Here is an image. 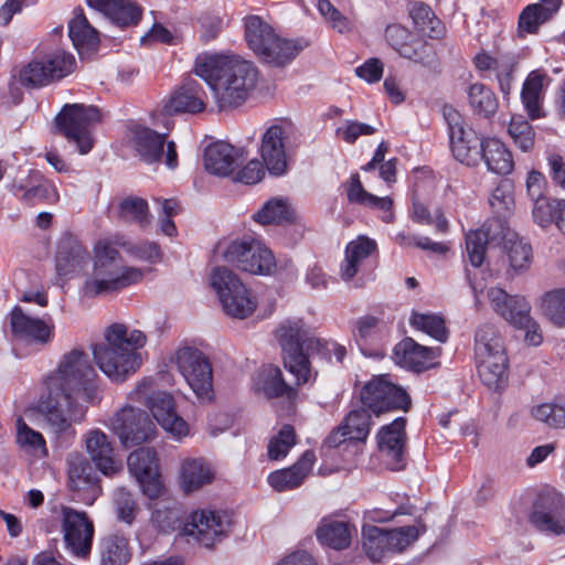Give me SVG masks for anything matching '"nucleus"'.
I'll return each mask as SVG.
<instances>
[{"instance_id":"nucleus-56","label":"nucleus","mask_w":565,"mask_h":565,"mask_svg":"<svg viewBox=\"0 0 565 565\" xmlns=\"http://www.w3.org/2000/svg\"><path fill=\"white\" fill-rule=\"evenodd\" d=\"M543 315L555 326H565V289L546 292L541 299Z\"/></svg>"},{"instance_id":"nucleus-62","label":"nucleus","mask_w":565,"mask_h":565,"mask_svg":"<svg viewBox=\"0 0 565 565\" xmlns=\"http://www.w3.org/2000/svg\"><path fill=\"white\" fill-rule=\"evenodd\" d=\"M318 11L326 23L339 33H348L352 30V22L342 14L329 0H318Z\"/></svg>"},{"instance_id":"nucleus-17","label":"nucleus","mask_w":565,"mask_h":565,"mask_svg":"<svg viewBox=\"0 0 565 565\" xmlns=\"http://www.w3.org/2000/svg\"><path fill=\"white\" fill-rule=\"evenodd\" d=\"M127 465L145 495L149 499H157L161 495L158 456L153 448L140 447L134 450L127 458Z\"/></svg>"},{"instance_id":"nucleus-29","label":"nucleus","mask_w":565,"mask_h":565,"mask_svg":"<svg viewBox=\"0 0 565 565\" xmlns=\"http://www.w3.org/2000/svg\"><path fill=\"white\" fill-rule=\"evenodd\" d=\"M239 166L238 150L225 141H216L204 151L206 171L217 177H227Z\"/></svg>"},{"instance_id":"nucleus-1","label":"nucleus","mask_w":565,"mask_h":565,"mask_svg":"<svg viewBox=\"0 0 565 565\" xmlns=\"http://www.w3.org/2000/svg\"><path fill=\"white\" fill-rule=\"evenodd\" d=\"M97 376L89 355L81 349L65 353L45 382L38 411L55 433H71L72 424L84 419L86 406L96 397L94 380Z\"/></svg>"},{"instance_id":"nucleus-59","label":"nucleus","mask_w":565,"mask_h":565,"mask_svg":"<svg viewBox=\"0 0 565 565\" xmlns=\"http://www.w3.org/2000/svg\"><path fill=\"white\" fill-rule=\"evenodd\" d=\"M291 217V212L286 203L281 199L269 200L262 210H259L254 218L256 222L266 224H280L288 221Z\"/></svg>"},{"instance_id":"nucleus-12","label":"nucleus","mask_w":565,"mask_h":565,"mask_svg":"<svg viewBox=\"0 0 565 565\" xmlns=\"http://www.w3.org/2000/svg\"><path fill=\"white\" fill-rule=\"evenodd\" d=\"M61 532L65 547L77 558H86L92 551L94 523L84 511L62 505L60 509Z\"/></svg>"},{"instance_id":"nucleus-3","label":"nucleus","mask_w":565,"mask_h":565,"mask_svg":"<svg viewBox=\"0 0 565 565\" xmlns=\"http://www.w3.org/2000/svg\"><path fill=\"white\" fill-rule=\"evenodd\" d=\"M146 334L124 323H113L104 331V341L93 345V358L99 370L113 382L122 383L142 364L139 350Z\"/></svg>"},{"instance_id":"nucleus-54","label":"nucleus","mask_w":565,"mask_h":565,"mask_svg":"<svg viewBox=\"0 0 565 565\" xmlns=\"http://www.w3.org/2000/svg\"><path fill=\"white\" fill-rule=\"evenodd\" d=\"M19 79L21 84L29 87L46 86L54 82L44 56L41 58H34L25 65L20 71Z\"/></svg>"},{"instance_id":"nucleus-24","label":"nucleus","mask_w":565,"mask_h":565,"mask_svg":"<svg viewBox=\"0 0 565 565\" xmlns=\"http://www.w3.org/2000/svg\"><path fill=\"white\" fill-rule=\"evenodd\" d=\"M147 407L158 424L177 439L188 435L186 422L175 412L174 401L171 394L158 391L148 402Z\"/></svg>"},{"instance_id":"nucleus-23","label":"nucleus","mask_w":565,"mask_h":565,"mask_svg":"<svg viewBox=\"0 0 565 565\" xmlns=\"http://www.w3.org/2000/svg\"><path fill=\"white\" fill-rule=\"evenodd\" d=\"M286 130L280 125L270 126L262 137L260 156L273 175H282L287 171Z\"/></svg>"},{"instance_id":"nucleus-25","label":"nucleus","mask_w":565,"mask_h":565,"mask_svg":"<svg viewBox=\"0 0 565 565\" xmlns=\"http://www.w3.org/2000/svg\"><path fill=\"white\" fill-rule=\"evenodd\" d=\"M405 424V418L398 417L390 425L384 426L377 435L380 451L386 457L387 465L392 470L403 468Z\"/></svg>"},{"instance_id":"nucleus-49","label":"nucleus","mask_w":565,"mask_h":565,"mask_svg":"<svg viewBox=\"0 0 565 565\" xmlns=\"http://www.w3.org/2000/svg\"><path fill=\"white\" fill-rule=\"evenodd\" d=\"M68 483L72 490H82L94 481L93 468L89 461L78 452L67 457Z\"/></svg>"},{"instance_id":"nucleus-41","label":"nucleus","mask_w":565,"mask_h":565,"mask_svg":"<svg viewBox=\"0 0 565 565\" xmlns=\"http://www.w3.org/2000/svg\"><path fill=\"white\" fill-rule=\"evenodd\" d=\"M482 160L490 171L498 174H508L513 169L511 152L495 138L484 140Z\"/></svg>"},{"instance_id":"nucleus-45","label":"nucleus","mask_w":565,"mask_h":565,"mask_svg":"<svg viewBox=\"0 0 565 565\" xmlns=\"http://www.w3.org/2000/svg\"><path fill=\"white\" fill-rule=\"evenodd\" d=\"M221 305L226 315L237 319H245L255 311L257 301L243 282L241 287L234 289L232 295L228 296V299H224Z\"/></svg>"},{"instance_id":"nucleus-40","label":"nucleus","mask_w":565,"mask_h":565,"mask_svg":"<svg viewBox=\"0 0 565 565\" xmlns=\"http://www.w3.org/2000/svg\"><path fill=\"white\" fill-rule=\"evenodd\" d=\"M257 390L263 392L267 397L287 396L292 397L296 392L292 386L288 385L284 377L281 370L275 365H264L256 380Z\"/></svg>"},{"instance_id":"nucleus-58","label":"nucleus","mask_w":565,"mask_h":565,"mask_svg":"<svg viewBox=\"0 0 565 565\" xmlns=\"http://www.w3.org/2000/svg\"><path fill=\"white\" fill-rule=\"evenodd\" d=\"M47 68L52 73L53 81H60L72 74L76 67V60L72 53L56 49L44 55Z\"/></svg>"},{"instance_id":"nucleus-20","label":"nucleus","mask_w":565,"mask_h":565,"mask_svg":"<svg viewBox=\"0 0 565 565\" xmlns=\"http://www.w3.org/2000/svg\"><path fill=\"white\" fill-rule=\"evenodd\" d=\"M385 36L392 47L405 58L425 66L435 62V51L428 43L415 39L412 33L401 24H390Z\"/></svg>"},{"instance_id":"nucleus-64","label":"nucleus","mask_w":565,"mask_h":565,"mask_svg":"<svg viewBox=\"0 0 565 565\" xmlns=\"http://www.w3.org/2000/svg\"><path fill=\"white\" fill-rule=\"evenodd\" d=\"M532 414L537 420L543 422L551 427H565V405L542 404L536 406Z\"/></svg>"},{"instance_id":"nucleus-13","label":"nucleus","mask_w":565,"mask_h":565,"mask_svg":"<svg viewBox=\"0 0 565 565\" xmlns=\"http://www.w3.org/2000/svg\"><path fill=\"white\" fill-rule=\"evenodd\" d=\"M110 427L125 447L150 441L156 435V426L149 415L131 405L122 406L111 417Z\"/></svg>"},{"instance_id":"nucleus-9","label":"nucleus","mask_w":565,"mask_h":565,"mask_svg":"<svg viewBox=\"0 0 565 565\" xmlns=\"http://www.w3.org/2000/svg\"><path fill=\"white\" fill-rule=\"evenodd\" d=\"M443 114L448 124L450 147L456 160L469 167L479 164L482 161L484 140L465 124L462 116L452 106H444Z\"/></svg>"},{"instance_id":"nucleus-43","label":"nucleus","mask_w":565,"mask_h":565,"mask_svg":"<svg viewBox=\"0 0 565 565\" xmlns=\"http://www.w3.org/2000/svg\"><path fill=\"white\" fill-rule=\"evenodd\" d=\"M561 6V0H552L550 7L542 3L527 6L519 18L520 33H535L541 24L546 22Z\"/></svg>"},{"instance_id":"nucleus-61","label":"nucleus","mask_w":565,"mask_h":565,"mask_svg":"<svg viewBox=\"0 0 565 565\" xmlns=\"http://www.w3.org/2000/svg\"><path fill=\"white\" fill-rule=\"evenodd\" d=\"M509 134L515 145L523 151L534 146L535 132L533 127L522 116L512 117L509 124Z\"/></svg>"},{"instance_id":"nucleus-5","label":"nucleus","mask_w":565,"mask_h":565,"mask_svg":"<svg viewBox=\"0 0 565 565\" xmlns=\"http://www.w3.org/2000/svg\"><path fill=\"white\" fill-rule=\"evenodd\" d=\"M142 278L141 269L124 265L120 253L108 241H98L94 247L92 273L84 280L82 294L86 298L117 294Z\"/></svg>"},{"instance_id":"nucleus-7","label":"nucleus","mask_w":565,"mask_h":565,"mask_svg":"<svg viewBox=\"0 0 565 565\" xmlns=\"http://www.w3.org/2000/svg\"><path fill=\"white\" fill-rule=\"evenodd\" d=\"M425 532L426 524L422 520L392 530L370 525L362 531L363 550L371 562L377 563L392 554L404 552Z\"/></svg>"},{"instance_id":"nucleus-52","label":"nucleus","mask_w":565,"mask_h":565,"mask_svg":"<svg viewBox=\"0 0 565 565\" xmlns=\"http://www.w3.org/2000/svg\"><path fill=\"white\" fill-rule=\"evenodd\" d=\"M17 443L19 447L32 455L45 456L47 454L44 437L32 429L22 418L17 419Z\"/></svg>"},{"instance_id":"nucleus-51","label":"nucleus","mask_w":565,"mask_h":565,"mask_svg":"<svg viewBox=\"0 0 565 565\" xmlns=\"http://www.w3.org/2000/svg\"><path fill=\"white\" fill-rule=\"evenodd\" d=\"M252 252V239H234L220 242L215 247V255L226 263L236 265L243 270V260L248 259Z\"/></svg>"},{"instance_id":"nucleus-34","label":"nucleus","mask_w":565,"mask_h":565,"mask_svg":"<svg viewBox=\"0 0 565 565\" xmlns=\"http://www.w3.org/2000/svg\"><path fill=\"white\" fill-rule=\"evenodd\" d=\"M113 213L116 220L136 224L140 228H147L152 222L147 200L137 195L119 199L113 207Z\"/></svg>"},{"instance_id":"nucleus-33","label":"nucleus","mask_w":565,"mask_h":565,"mask_svg":"<svg viewBox=\"0 0 565 565\" xmlns=\"http://www.w3.org/2000/svg\"><path fill=\"white\" fill-rule=\"evenodd\" d=\"M348 200L351 203L361 204L382 211V221L392 223L394 213L392 212L393 200L390 196H376L369 193L362 185L359 174H352L347 188Z\"/></svg>"},{"instance_id":"nucleus-15","label":"nucleus","mask_w":565,"mask_h":565,"mask_svg":"<svg viewBox=\"0 0 565 565\" xmlns=\"http://www.w3.org/2000/svg\"><path fill=\"white\" fill-rule=\"evenodd\" d=\"M9 323L12 338L26 345L43 348L54 338L55 327L51 318L33 317L20 306L9 313Z\"/></svg>"},{"instance_id":"nucleus-47","label":"nucleus","mask_w":565,"mask_h":565,"mask_svg":"<svg viewBox=\"0 0 565 565\" xmlns=\"http://www.w3.org/2000/svg\"><path fill=\"white\" fill-rule=\"evenodd\" d=\"M276 268V259L269 248L256 239H252V252L248 259L243 260V271L254 275H270Z\"/></svg>"},{"instance_id":"nucleus-35","label":"nucleus","mask_w":565,"mask_h":565,"mask_svg":"<svg viewBox=\"0 0 565 565\" xmlns=\"http://www.w3.org/2000/svg\"><path fill=\"white\" fill-rule=\"evenodd\" d=\"M68 35L79 54L93 52L98 47V31L90 25L82 9L74 11L68 22Z\"/></svg>"},{"instance_id":"nucleus-32","label":"nucleus","mask_w":565,"mask_h":565,"mask_svg":"<svg viewBox=\"0 0 565 565\" xmlns=\"http://www.w3.org/2000/svg\"><path fill=\"white\" fill-rule=\"evenodd\" d=\"M376 250V242L366 237L359 236L350 242L345 248V257L340 265V276L342 280L350 281L360 271L363 263Z\"/></svg>"},{"instance_id":"nucleus-10","label":"nucleus","mask_w":565,"mask_h":565,"mask_svg":"<svg viewBox=\"0 0 565 565\" xmlns=\"http://www.w3.org/2000/svg\"><path fill=\"white\" fill-rule=\"evenodd\" d=\"M175 363L196 397L202 401H212L213 373L207 358L195 348L183 347L175 353Z\"/></svg>"},{"instance_id":"nucleus-38","label":"nucleus","mask_w":565,"mask_h":565,"mask_svg":"<svg viewBox=\"0 0 565 565\" xmlns=\"http://www.w3.org/2000/svg\"><path fill=\"white\" fill-rule=\"evenodd\" d=\"M490 207L495 214V217L490 223L493 226H499L500 231L509 228L505 220L513 213L514 209V193L513 185L508 180H502L492 191L489 198Z\"/></svg>"},{"instance_id":"nucleus-21","label":"nucleus","mask_w":565,"mask_h":565,"mask_svg":"<svg viewBox=\"0 0 565 565\" xmlns=\"http://www.w3.org/2000/svg\"><path fill=\"white\" fill-rule=\"evenodd\" d=\"M439 354V348L420 345L412 338L403 339L394 348V361L396 364L417 373L434 367Z\"/></svg>"},{"instance_id":"nucleus-39","label":"nucleus","mask_w":565,"mask_h":565,"mask_svg":"<svg viewBox=\"0 0 565 565\" xmlns=\"http://www.w3.org/2000/svg\"><path fill=\"white\" fill-rule=\"evenodd\" d=\"M244 36L248 47L259 56L264 47L276 34L273 26L260 15L250 14L244 18Z\"/></svg>"},{"instance_id":"nucleus-27","label":"nucleus","mask_w":565,"mask_h":565,"mask_svg":"<svg viewBox=\"0 0 565 565\" xmlns=\"http://www.w3.org/2000/svg\"><path fill=\"white\" fill-rule=\"evenodd\" d=\"M86 451L96 468L106 476L116 473L120 465L115 460L114 447L108 436L99 430L93 429L85 437Z\"/></svg>"},{"instance_id":"nucleus-57","label":"nucleus","mask_w":565,"mask_h":565,"mask_svg":"<svg viewBox=\"0 0 565 565\" xmlns=\"http://www.w3.org/2000/svg\"><path fill=\"white\" fill-rule=\"evenodd\" d=\"M370 419L369 409L360 408L350 412L342 424L349 440H365L370 433Z\"/></svg>"},{"instance_id":"nucleus-46","label":"nucleus","mask_w":565,"mask_h":565,"mask_svg":"<svg viewBox=\"0 0 565 565\" xmlns=\"http://www.w3.org/2000/svg\"><path fill=\"white\" fill-rule=\"evenodd\" d=\"M351 536L350 526L342 521H326L317 529L318 540L334 550L349 547Z\"/></svg>"},{"instance_id":"nucleus-26","label":"nucleus","mask_w":565,"mask_h":565,"mask_svg":"<svg viewBox=\"0 0 565 565\" xmlns=\"http://www.w3.org/2000/svg\"><path fill=\"white\" fill-rule=\"evenodd\" d=\"M492 234L493 236L500 235L503 239V248L508 259L507 274L513 277L525 273L532 263L531 245L510 228Z\"/></svg>"},{"instance_id":"nucleus-28","label":"nucleus","mask_w":565,"mask_h":565,"mask_svg":"<svg viewBox=\"0 0 565 565\" xmlns=\"http://www.w3.org/2000/svg\"><path fill=\"white\" fill-rule=\"evenodd\" d=\"M89 254L87 249L72 235H65L61 238L55 266L57 275L68 276L82 269L87 263Z\"/></svg>"},{"instance_id":"nucleus-16","label":"nucleus","mask_w":565,"mask_h":565,"mask_svg":"<svg viewBox=\"0 0 565 565\" xmlns=\"http://www.w3.org/2000/svg\"><path fill=\"white\" fill-rule=\"evenodd\" d=\"M167 134H159L150 128L141 127L134 131V148L147 163L163 161L169 169L178 166V153L173 141L166 142Z\"/></svg>"},{"instance_id":"nucleus-14","label":"nucleus","mask_w":565,"mask_h":565,"mask_svg":"<svg viewBox=\"0 0 565 565\" xmlns=\"http://www.w3.org/2000/svg\"><path fill=\"white\" fill-rule=\"evenodd\" d=\"M228 526L230 523L225 514L200 510L190 515L181 530V535L186 537L188 542L194 541L211 548L226 536Z\"/></svg>"},{"instance_id":"nucleus-50","label":"nucleus","mask_w":565,"mask_h":565,"mask_svg":"<svg viewBox=\"0 0 565 565\" xmlns=\"http://www.w3.org/2000/svg\"><path fill=\"white\" fill-rule=\"evenodd\" d=\"M210 284L220 302L228 299L232 291L243 284L239 276L225 266H215L210 274Z\"/></svg>"},{"instance_id":"nucleus-42","label":"nucleus","mask_w":565,"mask_h":565,"mask_svg":"<svg viewBox=\"0 0 565 565\" xmlns=\"http://www.w3.org/2000/svg\"><path fill=\"white\" fill-rule=\"evenodd\" d=\"M545 78L546 75L540 71H532L527 75L522 87V103L527 111V115L532 119H536L542 116L541 99Z\"/></svg>"},{"instance_id":"nucleus-36","label":"nucleus","mask_w":565,"mask_h":565,"mask_svg":"<svg viewBox=\"0 0 565 565\" xmlns=\"http://www.w3.org/2000/svg\"><path fill=\"white\" fill-rule=\"evenodd\" d=\"M214 480V471L202 458L183 460L180 472V484L184 492L199 490Z\"/></svg>"},{"instance_id":"nucleus-30","label":"nucleus","mask_w":565,"mask_h":565,"mask_svg":"<svg viewBox=\"0 0 565 565\" xmlns=\"http://www.w3.org/2000/svg\"><path fill=\"white\" fill-rule=\"evenodd\" d=\"M86 3L120 28L135 25L141 18V9L129 0H86Z\"/></svg>"},{"instance_id":"nucleus-19","label":"nucleus","mask_w":565,"mask_h":565,"mask_svg":"<svg viewBox=\"0 0 565 565\" xmlns=\"http://www.w3.org/2000/svg\"><path fill=\"white\" fill-rule=\"evenodd\" d=\"M207 95L203 86L194 78H186L164 100L162 111L166 115L201 114L206 109Z\"/></svg>"},{"instance_id":"nucleus-53","label":"nucleus","mask_w":565,"mask_h":565,"mask_svg":"<svg viewBox=\"0 0 565 565\" xmlns=\"http://www.w3.org/2000/svg\"><path fill=\"white\" fill-rule=\"evenodd\" d=\"M471 108L484 117L492 116L498 108V100L492 90L481 83L472 84L468 92Z\"/></svg>"},{"instance_id":"nucleus-55","label":"nucleus","mask_w":565,"mask_h":565,"mask_svg":"<svg viewBox=\"0 0 565 565\" xmlns=\"http://www.w3.org/2000/svg\"><path fill=\"white\" fill-rule=\"evenodd\" d=\"M491 230L492 224H489L488 231L480 228L470 231L466 235L467 256L473 267H480L484 262L487 244Z\"/></svg>"},{"instance_id":"nucleus-22","label":"nucleus","mask_w":565,"mask_h":565,"mask_svg":"<svg viewBox=\"0 0 565 565\" xmlns=\"http://www.w3.org/2000/svg\"><path fill=\"white\" fill-rule=\"evenodd\" d=\"M487 297L492 310L516 328L531 313V305L525 297L510 295L504 289L492 287Z\"/></svg>"},{"instance_id":"nucleus-44","label":"nucleus","mask_w":565,"mask_h":565,"mask_svg":"<svg viewBox=\"0 0 565 565\" xmlns=\"http://www.w3.org/2000/svg\"><path fill=\"white\" fill-rule=\"evenodd\" d=\"M409 15L416 30L423 36L439 39L444 35L445 26L443 22L428 6L419 2L414 3L409 10Z\"/></svg>"},{"instance_id":"nucleus-37","label":"nucleus","mask_w":565,"mask_h":565,"mask_svg":"<svg viewBox=\"0 0 565 565\" xmlns=\"http://www.w3.org/2000/svg\"><path fill=\"white\" fill-rule=\"evenodd\" d=\"M303 47L305 45L299 41L284 39L276 33L264 47V53H260L258 57L274 66H285L290 63Z\"/></svg>"},{"instance_id":"nucleus-31","label":"nucleus","mask_w":565,"mask_h":565,"mask_svg":"<svg viewBox=\"0 0 565 565\" xmlns=\"http://www.w3.org/2000/svg\"><path fill=\"white\" fill-rule=\"evenodd\" d=\"M315 460L313 451L307 450L290 468L271 472L268 476V483L278 492L292 490L302 483L312 469Z\"/></svg>"},{"instance_id":"nucleus-6","label":"nucleus","mask_w":565,"mask_h":565,"mask_svg":"<svg viewBox=\"0 0 565 565\" xmlns=\"http://www.w3.org/2000/svg\"><path fill=\"white\" fill-rule=\"evenodd\" d=\"M475 358L483 384L492 390L501 388L508 379V358L503 339L494 326L484 323L477 329Z\"/></svg>"},{"instance_id":"nucleus-63","label":"nucleus","mask_w":565,"mask_h":565,"mask_svg":"<svg viewBox=\"0 0 565 565\" xmlns=\"http://www.w3.org/2000/svg\"><path fill=\"white\" fill-rule=\"evenodd\" d=\"M151 521L160 532L171 533L180 527L181 511L174 507H158L152 512Z\"/></svg>"},{"instance_id":"nucleus-2","label":"nucleus","mask_w":565,"mask_h":565,"mask_svg":"<svg viewBox=\"0 0 565 565\" xmlns=\"http://www.w3.org/2000/svg\"><path fill=\"white\" fill-rule=\"evenodd\" d=\"M194 71L210 86L220 110L244 104L258 79L252 62L230 54H201Z\"/></svg>"},{"instance_id":"nucleus-60","label":"nucleus","mask_w":565,"mask_h":565,"mask_svg":"<svg viewBox=\"0 0 565 565\" xmlns=\"http://www.w3.org/2000/svg\"><path fill=\"white\" fill-rule=\"evenodd\" d=\"M411 324L434 339L445 342L448 333L443 318L436 315L413 313Z\"/></svg>"},{"instance_id":"nucleus-48","label":"nucleus","mask_w":565,"mask_h":565,"mask_svg":"<svg viewBox=\"0 0 565 565\" xmlns=\"http://www.w3.org/2000/svg\"><path fill=\"white\" fill-rule=\"evenodd\" d=\"M102 565H124L130 561L128 540L120 535H108L100 543Z\"/></svg>"},{"instance_id":"nucleus-8","label":"nucleus","mask_w":565,"mask_h":565,"mask_svg":"<svg viewBox=\"0 0 565 565\" xmlns=\"http://www.w3.org/2000/svg\"><path fill=\"white\" fill-rule=\"evenodd\" d=\"M100 120V113L95 106L83 104L65 105L55 118L58 132L67 140L74 141L82 154L93 148L89 127Z\"/></svg>"},{"instance_id":"nucleus-4","label":"nucleus","mask_w":565,"mask_h":565,"mask_svg":"<svg viewBox=\"0 0 565 565\" xmlns=\"http://www.w3.org/2000/svg\"><path fill=\"white\" fill-rule=\"evenodd\" d=\"M276 338L282 350L284 365L295 375L297 385L308 383L316 375L309 362L310 352L327 350L338 362H342L347 353L343 345L315 337L300 320L282 322L276 330Z\"/></svg>"},{"instance_id":"nucleus-11","label":"nucleus","mask_w":565,"mask_h":565,"mask_svg":"<svg viewBox=\"0 0 565 565\" xmlns=\"http://www.w3.org/2000/svg\"><path fill=\"white\" fill-rule=\"evenodd\" d=\"M361 401L376 416L395 409L407 412L411 406L409 395L393 384L387 375L375 376L366 383L361 392Z\"/></svg>"},{"instance_id":"nucleus-18","label":"nucleus","mask_w":565,"mask_h":565,"mask_svg":"<svg viewBox=\"0 0 565 565\" xmlns=\"http://www.w3.org/2000/svg\"><path fill=\"white\" fill-rule=\"evenodd\" d=\"M531 521L534 526L551 535L565 534V500L557 492H547L536 501Z\"/></svg>"}]
</instances>
